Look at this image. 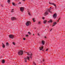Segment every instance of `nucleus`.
I'll use <instances>...</instances> for the list:
<instances>
[{
	"label": "nucleus",
	"mask_w": 65,
	"mask_h": 65,
	"mask_svg": "<svg viewBox=\"0 0 65 65\" xmlns=\"http://www.w3.org/2000/svg\"><path fill=\"white\" fill-rule=\"evenodd\" d=\"M21 4V2H20L18 3V4Z\"/></svg>",
	"instance_id": "obj_27"
},
{
	"label": "nucleus",
	"mask_w": 65,
	"mask_h": 65,
	"mask_svg": "<svg viewBox=\"0 0 65 65\" xmlns=\"http://www.w3.org/2000/svg\"><path fill=\"white\" fill-rule=\"evenodd\" d=\"M34 65H36V63H35V62H34Z\"/></svg>",
	"instance_id": "obj_30"
},
{
	"label": "nucleus",
	"mask_w": 65,
	"mask_h": 65,
	"mask_svg": "<svg viewBox=\"0 0 65 65\" xmlns=\"http://www.w3.org/2000/svg\"><path fill=\"white\" fill-rule=\"evenodd\" d=\"M9 37L11 39H13L14 37V36L13 35H9Z\"/></svg>",
	"instance_id": "obj_6"
},
{
	"label": "nucleus",
	"mask_w": 65,
	"mask_h": 65,
	"mask_svg": "<svg viewBox=\"0 0 65 65\" xmlns=\"http://www.w3.org/2000/svg\"><path fill=\"white\" fill-rule=\"evenodd\" d=\"M43 46H41V47H39L40 48V51H41L43 50Z\"/></svg>",
	"instance_id": "obj_11"
},
{
	"label": "nucleus",
	"mask_w": 65,
	"mask_h": 65,
	"mask_svg": "<svg viewBox=\"0 0 65 65\" xmlns=\"http://www.w3.org/2000/svg\"><path fill=\"white\" fill-rule=\"evenodd\" d=\"M45 37V38H46V37Z\"/></svg>",
	"instance_id": "obj_37"
},
{
	"label": "nucleus",
	"mask_w": 65,
	"mask_h": 65,
	"mask_svg": "<svg viewBox=\"0 0 65 65\" xmlns=\"http://www.w3.org/2000/svg\"><path fill=\"white\" fill-rule=\"evenodd\" d=\"M6 45L7 46H8V45H9V44L8 43H6Z\"/></svg>",
	"instance_id": "obj_19"
},
{
	"label": "nucleus",
	"mask_w": 65,
	"mask_h": 65,
	"mask_svg": "<svg viewBox=\"0 0 65 65\" xmlns=\"http://www.w3.org/2000/svg\"><path fill=\"white\" fill-rule=\"evenodd\" d=\"M2 6V7H3V6Z\"/></svg>",
	"instance_id": "obj_43"
},
{
	"label": "nucleus",
	"mask_w": 65,
	"mask_h": 65,
	"mask_svg": "<svg viewBox=\"0 0 65 65\" xmlns=\"http://www.w3.org/2000/svg\"><path fill=\"white\" fill-rule=\"evenodd\" d=\"M52 9V7H50V9H47V11H48L50 13H52V11L51 10Z\"/></svg>",
	"instance_id": "obj_7"
},
{
	"label": "nucleus",
	"mask_w": 65,
	"mask_h": 65,
	"mask_svg": "<svg viewBox=\"0 0 65 65\" xmlns=\"http://www.w3.org/2000/svg\"><path fill=\"white\" fill-rule=\"evenodd\" d=\"M32 21H33V22H35V20H34V19L33 18L32 19Z\"/></svg>",
	"instance_id": "obj_22"
},
{
	"label": "nucleus",
	"mask_w": 65,
	"mask_h": 65,
	"mask_svg": "<svg viewBox=\"0 0 65 65\" xmlns=\"http://www.w3.org/2000/svg\"><path fill=\"white\" fill-rule=\"evenodd\" d=\"M24 8H23V7H21L20 8V10L22 12H23L24 11Z\"/></svg>",
	"instance_id": "obj_9"
},
{
	"label": "nucleus",
	"mask_w": 65,
	"mask_h": 65,
	"mask_svg": "<svg viewBox=\"0 0 65 65\" xmlns=\"http://www.w3.org/2000/svg\"><path fill=\"white\" fill-rule=\"evenodd\" d=\"M56 24L57 23H56V22H54L52 26L54 27V26L55 25H56Z\"/></svg>",
	"instance_id": "obj_13"
},
{
	"label": "nucleus",
	"mask_w": 65,
	"mask_h": 65,
	"mask_svg": "<svg viewBox=\"0 0 65 65\" xmlns=\"http://www.w3.org/2000/svg\"><path fill=\"white\" fill-rule=\"evenodd\" d=\"M49 3L51 5H54V6H55V8L56 9V4H55L54 3H51L50 2H49Z\"/></svg>",
	"instance_id": "obj_5"
},
{
	"label": "nucleus",
	"mask_w": 65,
	"mask_h": 65,
	"mask_svg": "<svg viewBox=\"0 0 65 65\" xmlns=\"http://www.w3.org/2000/svg\"><path fill=\"white\" fill-rule=\"evenodd\" d=\"M26 37L27 36V37H28V36H29L28 35H26Z\"/></svg>",
	"instance_id": "obj_28"
},
{
	"label": "nucleus",
	"mask_w": 65,
	"mask_h": 65,
	"mask_svg": "<svg viewBox=\"0 0 65 65\" xmlns=\"http://www.w3.org/2000/svg\"><path fill=\"white\" fill-rule=\"evenodd\" d=\"M28 34H29V35H31V33L30 32H28Z\"/></svg>",
	"instance_id": "obj_23"
},
{
	"label": "nucleus",
	"mask_w": 65,
	"mask_h": 65,
	"mask_svg": "<svg viewBox=\"0 0 65 65\" xmlns=\"http://www.w3.org/2000/svg\"><path fill=\"white\" fill-rule=\"evenodd\" d=\"M60 18H59V19H58V20H60Z\"/></svg>",
	"instance_id": "obj_38"
},
{
	"label": "nucleus",
	"mask_w": 65,
	"mask_h": 65,
	"mask_svg": "<svg viewBox=\"0 0 65 65\" xmlns=\"http://www.w3.org/2000/svg\"><path fill=\"white\" fill-rule=\"evenodd\" d=\"M2 43L3 44V48H4V47H5V45H4V44L3 43Z\"/></svg>",
	"instance_id": "obj_16"
},
{
	"label": "nucleus",
	"mask_w": 65,
	"mask_h": 65,
	"mask_svg": "<svg viewBox=\"0 0 65 65\" xmlns=\"http://www.w3.org/2000/svg\"><path fill=\"white\" fill-rule=\"evenodd\" d=\"M43 22L44 24H45V23H46V20L44 21Z\"/></svg>",
	"instance_id": "obj_20"
},
{
	"label": "nucleus",
	"mask_w": 65,
	"mask_h": 65,
	"mask_svg": "<svg viewBox=\"0 0 65 65\" xmlns=\"http://www.w3.org/2000/svg\"><path fill=\"white\" fill-rule=\"evenodd\" d=\"M2 63H5V60H2Z\"/></svg>",
	"instance_id": "obj_18"
},
{
	"label": "nucleus",
	"mask_w": 65,
	"mask_h": 65,
	"mask_svg": "<svg viewBox=\"0 0 65 65\" xmlns=\"http://www.w3.org/2000/svg\"><path fill=\"white\" fill-rule=\"evenodd\" d=\"M30 59V58H29V56H27V58H24V60H25V62H27V60H29V59Z\"/></svg>",
	"instance_id": "obj_4"
},
{
	"label": "nucleus",
	"mask_w": 65,
	"mask_h": 65,
	"mask_svg": "<svg viewBox=\"0 0 65 65\" xmlns=\"http://www.w3.org/2000/svg\"><path fill=\"white\" fill-rule=\"evenodd\" d=\"M18 55H19V56L23 55V50H20L19 51L18 53Z\"/></svg>",
	"instance_id": "obj_1"
},
{
	"label": "nucleus",
	"mask_w": 65,
	"mask_h": 65,
	"mask_svg": "<svg viewBox=\"0 0 65 65\" xmlns=\"http://www.w3.org/2000/svg\"><path fill=\"white\" fill-rule=\"evenodd\" d=\"M27 54L28 55H30V56H32V54L31 52L27 53Z\"/></svg>",
	"instance_id": "obj_14"
},
{
	"label": "nucleus",
	"mask_w": 65,
	"mask_h": 65,
	"mask_svg": "<svg viewBox=\"0 0 65 65\" xmlns=\"http://www.w3.org/2000/svg\"><path fill=\"white\" fill-rule=\"evenodd\" d=\"M8 3H10V0H8Z\"/></svg>",
	"instance_id": "obj_25"
},
{
	"label": "nucleus",
	"mask_w": 65,
	"mask_h": 65,
	"mask_svg": "<svg viewBox=\"0 0 65 65\" xmlns=\"http://www.w3.org/2000/svg\"><path fill=\"white\" fill-rule=\"evenodd\" d=\"M12 4L13 5H14V6L15 5H14V3H12Z\"/></svg>",
	"instance_id": "obj_26"
},
{
	"label": "nucleus",
	"mask_w": 65,
	"mask_h": 65,
	"mask_svg": "<svg viewBox=\"0 0 65 65\" xmlns=\"http://www.w3.org/2000/svg\"><path fill=\"white\" fill-rule=\"evenodd\" d=\"M38 35L39 36H40V35H39V34H38Z\"/></svg>",
	"instance_id": "obj_36"
},
{
	"label": "nucleus",
	"mask_w": 65,
	"mask_h": 65,
	"mask_svg": "<svg viewBox=\"0 0 65 65\" xmlns=\"http://www.w3.org/2000/svg\"><path fill=\"white\" fill-rule=\"evenodd\" d=\"M52 29H53V28H52V29H51V30H50V31H52Z\"/></svg>",
	"instance_id": "obj_34"
},
{
	"label": "nucleus",
	"mask_w": 65,
	"mask_h": 65,
	"mask_svg": "<svg viewBox=\"0 0 65 65\" xmlns=\"http://www.w3.org/2000/svg\"><path fill=\"white\" fill-rule=\"evenodd\" d=\"M31 24V22L30 21H28L26 22V26H29L30 24Z\"/></svg>",
	"instance_id": "obj_8"
},
{
	"label": "nucleus",
	"mask_w": 65,
	"mask_h": 65,
	"mask_svg": "<svg viewBox=\"0 0 65 65\" xmlns=\"http://www.w3.org/2000/svg\"><path fill=\"white\" fill-rule=\"evenodd\" d=\"M11 12H13V9H12V10L11 11Z\"/></svg>",
	"instance_id": "obj_24"
},
{
	"label": "nucleus",
	"mask_w": 65,
	"mask_h": 65,
	"mask_svg": "<svg viewBox=\"0 0 65 65\" xmlns=\"http://www.w3.org/2000/svg\"><path fill=\"white\" fill-rule=\"evenodd\" d=\"M57 17V14L56 13H54L53 15V19H56Z\"/></svg>",
	"instance_id": "obj_2"
},
{
	"label": "nucleus",
	"mask_w": 65,
	"mask_h": 65,
	"mask_svg": "<svg viewBox=\"0 0 65 65\" xmlns=\"http://www.w3.org/2000/svg\"><path fill=\"white\" fill-rule=\"evenodd\" d=\"M16 19V18L14 17H12L11 18V20H12V21H14V20H15Z\"/></svg>",
	"instance_id": "obj_12"
},
{
	"label": "nucleus",
	"mask_w": 65,
	"mask_h": 65,
	"mask_svg": "<svg viewBox=\"0 0 65 65\" xmlns=\"http://www.w3.org/2000/svg\"><path fill=\"white\" fill-rule=\"evenodd\" d=\"M38 25H41V22L40 21H39L38 22Z\"/></svg>",
	"instance_id": "obj_15"
},
{
	"label": "nucleus",
	"mask_w": 65,
	"mask_h": 65,
	"mask_svg": "<svg viewBox=\"0 0 65 65\" xmlns=\"http://www.w3.org/2000/svg\"><path fill=\"white\" fill-rule=\"evenodd\" d=\"M23 39H24V40H26V39H25V38H24Z\"/></svg>",
	"instance_id": "obj_32"
},
{
	"label": "nucleus",
	"mask_w": 65,
	"mask_h": 65,
	"mask_svg": "<svg viewBox=\"0 0 65 65\" xmlns=\"http://www.w3.org/2000/svg\"><path fill=\"white\" fill-rule=\"evenodd\" d=\"M44 59H43V62H44Z\"/></svg>",
	"instance_id": "obj_35"
},
{
	"label": "nucleus",
	"mask_w": 65,
	"mask_h": 65,
	"mask_svg": "<svg viewBox=\"0 0 65 65\" xmlns=\"http://www.w3.org/2000/svg\"><path fill=\"white\" fill-rule=\"evenodd\" d=\"M57 22H59V20L57 21Z\"/></svg>",
	"instance_id": "obj_39"
},
{
	"label": "nucleus",
	"mask_w": 65,
	"mask_h": 65,
	"mask_svg": "<svg viewBox=\"0 0 65 65\" xmlns=\"http://www.w3.org/2000/svg\"><path fill=\"white\" fill-rule=\"evenodd\" d=\"M42 19H43V20H44V17H42Z\"/></svg>",
	"instance_id": "obj_31"
},
{
	"label": "nucleus",
	"mask_w": 65,
	"mask_h": 65,
	"mask_svg": "<svg viewBox=\"0 0 65 65\" xmlns=\"http://www.w3.org/2000/svg\"><path fill=\"white\" fill-rule=\"evenodd\" d=\"M30 58H31V56H30Z\"/></svg>",
	"instance_id": "obj_40"
},
{
	"label": "nucleus",
	"mask_w": 65,
	"mask_h": 65,
	"mask_svg": "<svg viewBox=\"0 0 65 65\" xmlns=\"http://www.w3.org/2000/svg\"><path fill=\"white\" fill-rule=\"evenodd\" d=\"M41 44L42 45H44V44H45V41L44 40H42L41 41Z\"/></svg>",
	"instance_id": "obj_10"
},
{
	"label": "nucleus",
	"mask_w": 65,
	"mask_h": 65,
	"mask_svg": "<svg viewBox=\"0 0 65 65\" xmlns=\"http://www.w3.org/2000/svg\"><path fill=\"white\" fill-rule=\"evenodd\" d=\"M33 35H34V34H33Z\"/></svg>",
	"instance_id": "obj_42"
},
{
	"label": "nucleus",
	"mask_w": 65,
	"mask_h": 65,
	"mask_svg": "<svg viewBox=\"0 0 65 65\" xmlns=\"http://www.w3.org/2000/svg\"><path fill=\"white\" fill-rule=\"evenodd\" d=\"M28 14H29V15H31V14H30V12H28Z\"/></svg>",
	"instance_id": "obj_21"
},
{
	"label": "nucleus",
	"mask_w": 65,
	"mask_h": 65,
	"mask_svg": "<svg viewBox=\"0 0 65 65\" xmlns=\"http://www.w3.org/2000/svg\"><path fill=\"white\" fill-rule=\"evenodd\" d=\"M25 0H23V1H25Z\"/></svg>",
	"instance_id": "obj_41"
},
{
	"label": "nucleus",
	"mask_w": 65,
	"mask_h": 65,
	"mask_svg": "<svg viewBox=\"0 0 65 65\" xmlns=\"http://www.w3.org/2000/svg\"><path fill=\"white\" fill-rule=\"evenodd\" d=\"M13 44L14 45H15V43H14V42H13Z\"/></svg>",
	"instance_id": "obj_29"
},
{
	"label": "nucleus",
	"mask_w": 65,
	"mask_h": 65,
	"mask_svg": "<svg viewBox=\"0 0 65 65\" xmlns=\"http://www.w3.org/2000/svg\"><path fill=\"white\" fill-rule=\"evenodd\" d=\"M53 22V21H52V19H51L50 20V21H48V23H52Z\"/></svg>",
	"instance_id": "obj_17"
},
{
	"label": "nucleus",
	"mask_w": 65,
	"mask_h": 65,
	"mask_svg": "<svg viewBox=\"0 0 65 65\" xmlns=\"http://www.w3.org/2000/svg\"><path fill=\"white\" fill-rule=\"evenodd\" d=\"M48 14V11H46V12H45L44 13V16H46V15H47Z\"/></svg>",
	"instance_id": "obj_3"
},
{
	"label": "nucleus",
	"mask_w": 65,
	"mask_h": 65,
	"mask_svg": "<svg viewBox=\"0 0 65 65\" xmlns=\"http://www.w3.org/2000/svg\"><path fill=\"white\" fill-rule=\"evenodd\" d=\"M48 51V49H46V52L47 51Z\"/></svg>",
	"instance_id": "obj_33"
}]
</instances>
